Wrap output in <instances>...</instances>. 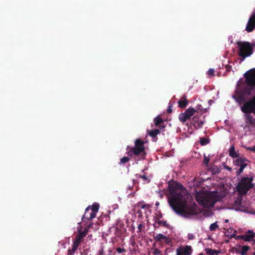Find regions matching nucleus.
Instances as JSON below:
<instances>
[{
  "instance_id": "obj_1",
  "label": "nucleus",
  "mask_w": 255,
  "mask_h": 255,
  "mask_svg": "<svg viewBox=\"0 0 255 255\" xmlns=\"http://www.w3.org/2000/svg\"><path fill=\"white\" fill-rule=\"evenodd\" d=\"M170 192L168 202L173 210L178 214L184 217H189L195 214L193 208L186 203L187 195L183 186L175 182L169 184Z\"/></svg>"
},
{
  "instance_id": "obj_2",
  "label": "nucleus",
  "mask_w": 255,
  "mask_h": 255,
  "mask_svg": "<svg viewBox=\"0 0 255 255\" xmlns=\"http://www.w3.org/2000/svg\"><path fill=\"white\" fill-rule=\"evenodd\" d=\"M225 196L224 193H221L218 191H202L197 193L196 199L199 204L206 208H210L217 201L222 200Z\"/></svg>"
},
{
  "instance_id": "obj_3",
  "label": "nucleus",
  "mask_w": 255,
  "mask_h": 255,
  "mask_svg": "<svg viewBox=\"0 0 255 255\" xmlns=\"http://www.w3.org/2000/svg\"><path fill=\"white\" fill-rule=\"evenodd\" d=\"M237 44L239 47V55L242 57L241 61L243 62L246 57L253 54V48L255 44H251L248 42H239Z\"/></svg>"
},
{
  "instance_id": "obj_4",
  "label": "nucleus",
  "mask_w": 255,
  "mask_h": 255,
  "mask_svg": "<svg viewBox=\"0 0 255 255\" xmlns=\"http://www.w3.org/2000/svg\"><path fill=\"white\" fill-rule=\"evenodd\" d=\"M253 177H244L239 182L237 190L240 195L246 194L248 190L253 187Z\"/></svg>"
},
{
  "instance_id": "obj_5",
  "label": "nucleus",
  "mask_w": 255,
  "mask_h": 255,
  "mask_svg": "<svg viewBox=\"0 0 255 255\" xmlns=\"http://www.w3.org/2000/svg\"><path fill=\"white\" fill-rule=\"evenodd\" d=\"M144 143V142L140 139H136L135 141L134 147L131 148L127 153L130 156L134 154L137 156H144L145 153Z\"/></svg>"
},
{
  "instance_id": "obj_6",
  "label": "nucleus",
  "mask_w": 255,
  "mask_h": 255,
  "mask_svg": "<svg viewBox=\"0 0 255 255\" xmlns=\"http://www.w3.org/2000/svg\"><path fill=\"white\" fill-rule=\"evenodd\" d=\"M196 112V110L193 108H189L184 113L179 114V119L180 122L184 123L189 119Z\"/></svg>"
},
{
  "instance_id": "obj_7",
  "label": "nucleus",
  "mask_w": 255,
  "mask_h": 255,
  "mask_svg": "<svg viewBox=\"0 0 255 255\" xmlns=\"http://www.w3.org/2000/svg\"><path fill=\"white\" fill-rule=\"evenodd\" d=\"M235 165L240 167L238 175H240L244 170V168L248 165L249 161L243 157H239L234 161Z\"/></svg>"
},
{
  "instance_id": "obj_8",
  "label": "nucleus",
  "mask_w": 255,
  "mask_h": 255,
  "mask_svg": "<svg viewBox=\"0 0 255 255\" xmlns=\"http://www.w3.org/2000/svg\"><path fill=\"white\" fill-rule=\"evenodd\" d=\"M176 255H191L192 249L191 246H182L177 248L176 250Z\"/></svg>"
},
{
  "instance_id": "obj_9",
  "label": "nucleus",
  "mask_w": 255,
  "mask_h": 255,
  "mask_svg": "<svg viewBox=\"0 0 255 255\" xmlns=\"http://www.w3.org/2000/svg\"><path fill=\"white\" fill-rule=\"evenodd\" d=\"M255 28V9L254 10L247 23L246 30L249 32H252Z\"/></svg>"
},
{
  "instance_id": "obj_10",
  "label": "nucleus",
  "mask_w": 255,
  "mask_h": 255,
  "mask_svg": "<svg viewBox=\"0 0 255 255\" xmlns=\"http://www.w3.org/2000/svg\"><path fill=\"white\" fill-rule=\"evenodd\" d=\"M254 237L255 234L252 231L249 230L246 235L241 236L240 238L245 242H253V244H254L255 243Z\"/></svg>"
},
{
  "instance_id": "obj_11",
  "label": "nucleus",
  "mask_w": 255,
  "mask_h": 255,
  "mask_svg": "<svg viewBox=\"0 0 255 255\" xmlns=\"http://www.w3.org/2000/svg\"><path fill=\"white\" fill-rule=\"evenodd\" d=\"M197 116V114L193 118L191 123L194 128L196 129L201 128L204 123L203 121L198 120V118Z\"/></svg>"
},
{
  "instance_id": "obj_12",
  "label": "nucleus",
  "mask_w": 255,
  "mask_h": 255,
  "mask_svg": "<svg viewBox=\"0 0 255 255\" xmlns=\"http://www.w3.org/2000/svg\"><path fill=\"white\" fill-rule=\"evenodd\" d=\"M154 239L158 242L164 241L165 243L168 242V238L162 234H158L155 236Z\"/></svg>"
},
{
  "instance_id": "obj_13",
  "label": "nucleus",
  "mask_w": 255,
  "mask_h": 255,
  "mask_svg": "<svg viewBox=\"0 0 255 255\" xmlns=\"http://www.w3.org/2000/svg\"><path fill=\"white\" fill-rule=\"evenodd\" d=\"M179 107L182 108H185L188 104V102L185 97H183L180 99L178 102Z\"/></svg>"
},
{
  "instance_id": "obj_14",
  "label": "nucleus",
  "mask_w": 255,
  "mask_h": 255,
  "mask_svg": "<svg viewBox=\"0 0 255 255\" xmlns=\"http://www.w3.org/2000/svg\"><path fill=\"white\" fill-rule=\"evenodd\" d=\"M229 153L230 156H231L232 157H237L238 156V154L235 151L234 145H232L231 146L229 150Z\"/></svg>"
},
{
  "instance_id": "obj_15",
  "label": "nucleus",
  "mask_w": 255,
  "mask_h": 255,
  "mask_svg": "<svg viewBox=\"0 0 255 255\" xmlns=\"http://www.w3.org/2000/svg\"><path fill=\"white\" fill-rule=\"evenodd\" d=\"M206 253L210 255H214L215 254L217 255L221 253V251L213 250L211 249H206Z\"/></svg>"
},
{
  "instance_id": "obj_16",
  "label": "nucleus",
  "mask_w": 255,
  "mask_h": 255,
  "mask_svg": "<svg viewBox=\"0 0 255 255\" xmlns=\"http://www.w3.org/2000/svg\"><path fill=\"white\" fill-rule=\"evenodd\" d=\"M250 247L248 246H243L241 248V250L239 252L241 255H246L247 253L250 250Z\"/></svg>"
},
{
  "instance_id": "obj_17",
  "label": "nucleus",
  "mask_w": 255,
  "mask_h": 255,
  "mask_svg": "<svg viewBox=\"0 0 255 255\" xmlns=\"http://www.w3.org/2000/svg\"><path fill=\"white\" fill-rule=\"evenodd\" d=\"M77 229L78 230V236L80 238L83 239V238H84L86 236V235L87 233V231H88L87 229H85L83 231H82L81 228H80L79 227H78Z\"/></svg>"
},
{
  "instance_id": "obj_18",
  "label": "nucleus",
  "mask_w": 255,
  "mask_h": 255,
  "mask_svg": "<svg viewBox=\"0 0 255 255\" xmlns=\"http://www.w3.org/2000/svg\"><path fill=\"white\" fill-rule=\"evenodd\" d=\"M89 207H87L86 209V213L85 214V217H86V216H87V218L89 219H92L94 218H95L96 216V213L93 212L92 211L91 213H90V216L88 217L87 211L89 210Z\"/></svg>"
},
{
  "instance_id": "obj_19",
  "label": "nucleus",
  "mask_w": 255,
  "mask_h": 255,
  "mask_svg": "<svg viewBox=\"0 0 255 255\" xmlns=\"http://www.w3.org/2000/svg\"><path fill=\"white\" fill-rule=\"evenodd\" d=\"M156 225L167 227L168 224L165 221L158 219L155 221V226Z\"/></svg>"
},
{
  "instance_id": "obj_20",
  "label": "nucleus",
  "mask_w": 255,
  "mask_h": 255,
  "mask_svg": "<svg viewBox=\"0 0 255 255\" xmlns=\"http://www.w3.org/2000/svg\"><path fill=\"white\" fill-rule=\"evenodd\" d=\"M160 132V130L158 129H155L154 130H151L149 131V134L151 136H155L156 135L159 134Z\"/></svg>"
},
{
  "instance_id": "obj_21",
  "label": "nucleus",
  "mask_w": 255,
  "mask_h": 255,
  "mask_svg": "<svg viewBox=\"0 0 255 255\" xmlns=\"http://www.w3.org/2000/svg\"><path fill=\"white\" fill-rule=\"evenodd\" d=\"M99 209V205L97 203L94 204L91 208V211L94 213H97Z\"/></svg>"
},
{
  "instance_id": "obj_22",
  "label": "nucleus",
  "mask_w": 255,
  "mask_h": 255,
  "mask_svg": "<svg viewBox=\"0 0 255 255\" xmlns=\"http://www.w3.org/2000/svg\"><path fill=\"white\" fill-rule=\"evenodd\" d=\"M218 228H219V225L217 222L211 224L209 227L211 231H215Z\"/></svg>"
},
{
  "instance_id": "obj_23",
  "label": "nucleus",
  "mask_w": 255,
  "mask_h": 255,
  "mask_svg": "<svg viewBox=\"0 0 255 255\" xmlns=\"http://www.w3.org/2000/svg\"><path fill=\"white\" fill-rule=\"evenodd\" d=\"M230 204H233L234 207H239L241 205V200L240 199H238L235 201H231Z\"/></svg>"
},
{
  "instance_id": "obj_24",
  "label": "nucleus",
  "mask_w": 255,
  "mask_h": 255,
  "mask_svg": "<svg viewBox=\"0 0 255 255\" xmlns=\"http://www.w3.org/2000/svg\"><path fill=\"white\" fill-rule=\"evenodd\" d=\"M162 122V120L159 117H157L154 119V124L156 126H158Z\"/></svg>"
},
{
  "instance_id": "obj_25",
  "label": "nucleus",
  "mask_w": 255,
  "mask_h": 255,
  "mask_svg": "<svg viewBox=\"0 0 255 255\" xmlns=\"http://www.w3.org/2000/svg\"><path fill=\"white\" fill-rule=\"evenodd\" d=\"M200 143L201 145H206L208 144L209 142V140L206 138H202L200 139Z\"/></svg>"
},
{
  "instance_id": "obj_26",
  "label": "nucleus",
  "mask_w": 255,
  "mask_h": 255,
  "mask_svg": "<svg viewBox=\"0 0 255 255\" xmlns=\"http://www.w3.org/2000/svg\"><path fill=\"white\" fill-rule=\"evenodd\" d=\"M79 244L77 243H76L75 242H73V246H72V249L71 251L73 252H75L76 250H77V248L78 247Z\"/></svg>"
},
{
  "instance_id": "obj_27",
  "label": "nucleus",
  "mask_w": 255,
  "mask_h": 255,
  "mask_svg": "<svg viewBox=\"0 0 255 255\" xmlns=\"http://www.w3.org/2000/svg\"><path fill=\"white\" fill-rule=\"evenodd\" d=\"M129 158L128 157H123L122 158H121L120 161L121 164H125L127 162L129 161Z\"/></svg>"
},
{
  "instance_id": "obj_28",
  "label": "nucleus",
  "mask_w": 255,
  "mask_h": 255,
  "mask_svg": "<svg viewBox=\"0 0 255 255\" xmlns=\"http://www.w3.org/2000/svg\"><path fill=\"white\" fill-rule=\"evenodd\" d=\"M214 69L211 68L208 71L207 73L210 76H213L214 75Z\"/></svg>"
},
{
  "instance_id": "obj_29",
  "label": "nucleus",
  "mask_w": 255,
  "mask_h": 255,
  "mask_svg": "<svg viewBox=\"0 0 255 255\" xmlns=\"http://www.w3.org/2000/svg\"><path fill=\"white\" fill-rule=\"evenodd\" d=\"M139 206H140L141 208L144 209V208H147L149 207V205L148 204H142L141 203H139L138 205Z\"/></svg>"
},
{
  "instance_id": "obj_30",
  "label": "nucleus",
  "mask_w": 255,
  "mask_h": 255,
  "mask_svg": "<svg viewBox=\"0 0 255 255\" xmlns=\"http://www.w3.org/2000/svg\"><path fill=\"white\" fill-rule=\"evenodd\" d=\"M117 251L119 254H121L122 253L125 252L126 250L124 248H118L117 249Z\"/></svg>"
},
{
  "instance_id": "obj_31",
  "label": "nucleus",
  "mask_w": 255,
  "mask_h": 255,
  "mask_svg": "<svg viewBox=\"0 0 255 255\" xmlns=\"http://www.w3.org/2000/svg\"><path fill=\"white\" fill-rule=\"evenodd\" d=\"M82 238H80L78 235L76 237L74 242H75L76 243H78L79 244H80V243H81V240H82Z\"/></svg>"
},
{
  "instance_id": "obj_32",
  "label": "nucleus",
  "mask_w": 255,
  "mask_h": 255,
  "mask_svg": "<svg viewBox=\"0 0 255 255\" xmlns=\"http://www.w3.org/2000/svg\"><path fill=\"white\" fill-rule=\"evenodd\" d=\"M195 237L193 234H188L187 235V238L189 240H192L194 239Z\"/></svg>"
},
{
  "instance_id": "obj_33",
  "label": "nucleus",
  "mask_w": 255,
  "mask_h": 255,
  "mask_svg": "<svg viewBox=\"0 0 255 255\" xmlns=\"http://www.w3.org/2000/svg\"><path fill=\"white\" fill-rule=\"evenodd\" d=\"M153 253L155 255H160V253H161V252L159 250H158V249H155L154 250V251L153 252Z\"/></svg>"
},
{
  "instance_id": "obj_34",
  "label": "nucleus",
  "mask_w": 255,
  "mask_h": 255,
  "mask_svg": "<svg viewBox=\"0 0 255 255\" xmlns=\"http://www.w3.org/2000/svg\"><path fill=\"white\" fill-rule=\"evenodd\" d=\"M143 228H144V225L142 223L139 224L138 226V231L141 232Z\"/></svg>"
},
{
  "instance_id": "obj_35",
  "label": "nucleus",
  "mask_w": 255,
  "mask_h": 255,
  "mask_svg": "<svg viewBox=\"0 0 255 255\" xmlns=\"http://www.w3.org/2000/svg\"><path fill=\"white\" fill-rule=\"evenodd\" d=\"M209 160H210V159L209 157H206V156H204V163L207 165L208 163H209Z\"/></svg>"
},
{
  "instance_id": "obj_36",
  "label": "nucleus",
  "mask_w": 255,
  "mask_h": 255,
  "mask_svg": "<svg viewBox=\"0 0 255 255\" xmlns=\"http://www.w3.org/2000/svg\"><path fill=\"white\" fill-rule=\"evenodd\" d=\"M99 255H103L104 254V251L103 247L101 248V249L99 251Z\"/></svg>"
},
{
  "instance_id": "obj_37",
  "label": "nucleus",
  "mask_w": 255,
  "mask_h": 255,
  "mask_svg": "<svg viewBox=\"0 0 255 255\" xmlns=\"http://www.w3.org/2000/svg\"><path fill=\"white\" fill-rule=\"evenodd\" d=\"M248 149L251 151H255V145L253 147H249Z\"/></svg>"
},
{
  "instance_id": "obj_38",
  "label": "nucleus",
  "mask_w": 255,
  "mask_h": 255,
  "mask_svg": "<svg viewBox=\"0 0 255 255\" xmlns=\"http://www.w3.org/2000/svg\"><path fill=\"white\" fill-rule=\"evenodd\" d=\"M74 253L72 251L69 250L68 252L67 255H73Z\"/></svg>"
},
{
  "instance_id": "obj_39",
  "label": "nucleus",
  "mask_w": 255,
  "mask_h": 255,
  "mask_svg": "<svg viewBox=\"0 0 255 255\" xmlns=\"http://www.w3.org/2000/svg\"><path fill=\"white\" fill-rule=\"evenodd\" d=\"M226 168L227 170H229V171H231V167H228V166L226 167Z\"/></svg>"
},
{
  "instance_id": "obj_40",
  "label": "nucleus",
  "mask_w": 255,
  "mask_h": 255,
  "mask_svg": "<svg viewBox=\"0 0 255 255\" xmlns=\"http://www.w3.org/2000/svg\"><path fill=\"white\" fill-rule=\"evenodd\" d=\"M225 222L226 223H228V222H229V220H228V219H226V220H225Z\"/></svg>"
},
{
  "instance_id": "obj_41",
  "label": "nucleus",
  "mask_w": 255,
  "mask_h": 255,
  "mask_svg": "<svg viewBox=\"0 0 255 255\" xmlns=\"http://www.w3.org/2000/svg\"><path fill=\"white\" fill-rule=\"evenodd\" d=\"M114 206H115L114 209H116V208H118V205H114Z\"/></svg>"
},
{
  "instance_id": "obj_42",
  "label": "nucleus",
  "mask_w": 255,
  "mask_h": 255,
  "mask_svg": "<svg viewBox=\"0 0 255 255\" xmlns=\"http://www.w3.org/2000/svg\"><path fill=\"white\" fill-rule=\"evenodd\" d=\"M142 178L144 179H146L147 178L145 177V176H142Z\"/></svg>"
},
{
  "instance_id": "obj_43",
  "label": "nucleus",
  "mask_w": 255,
  "mask_h": 255,
  "mask_svg": "<svg viewBox=\"0 0 255 255\" xmlns=\"http://www.w3.org/2000/svg\"><path fill=\"white\" fill-rule=\"evenodd\" d=\"M168 112H171V110L170 109H169L168 110Z\"/></svg>"
},
{
  "instance_id": "obj_44",
  "label": "nucleus",
  "mask_w": 255,
  "mask_h": 255,
  "mask_svg": "<svg viewBox=\"0 0 255 255\" xmlns=\"http://www.w3.org/2000/svg\"><path fill=\"white\" fill-rule=\"evenodd\" d=\"M255 249V252L253 253V255H255V248H254Z\"/></svg>"
},
{
  "instance_id": "obj_45",
  "label": "nucleus",
  "mask_w": 255,
  "mask_h": 255,
  "mask_svg": "<svg viewBox=\"0 0 255 255\" xmlns=\"http://www.w3.org/2000/svg\"><path fill=\"white\" fill-rule=\"evenodd\" d=\"M199 255H204L202 253H201Z\"/></svg>"
}]
</instances>
